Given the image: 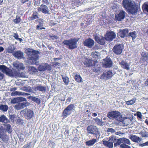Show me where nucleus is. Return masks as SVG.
Instances as JSON below:
<instances>
[{
  "instance_id": "obj_1",
  "label": "nucleus",
  "mask_w": 148,
  "mask_h": 148,
  "mask_svg": "<svg viewBox=\"0 0 148 148\" xmlns=\"http://www.w3.org/2000/svg\"><path fill=\"white\" fill-rule=\"evenodd\" d=\"M122 4L125 10L132 14H136L140 9V5L131 0H123Z\"/></svg>"
},
{
  "instance_id": "obj_2",
  "label": "nucleus",
  "mask_w": 148,
  "mask_h": 148,
  "mask_svg": "<svg viewBox=\"0 0 148 148\" xmlns=\"http://www.w3.org/2000/svg\"><path fill=\"white\" fill-rule=\"evenodd\" d=\"M79 39L75 38H71L69 40H64L62 42L64 45H66L71 50L77 48V43Z\"/></svg>"
},
{
  "instance_id": "obj_3",
  "label": "nucleus",
  "mask_w": 148,
  "mask_h": 148,
  "mask_svg": "<svg viewBox=\"0 0 148 148\" xmlns=\"http://www.w3.org/2000/svg\"><path fill=\"white\" fill-rule=\"evenodd\" d=\"M25 53L27 56L30 58V60H34V62L32 64H36V61L37 60V51L34 50L32 49L28 48L25 50Z\"/></svg>"
},
{
  "instance_id": "obj_4",
  "label": "nucleus",
  "mask_w": 148,
  "mask_h": 148,
  "mask_svg": "<svg viewBox=\"0 0 148 148\" xmlns=\"http://www.w3.org/2000/svg\"><path fill=\"white\" fill-rule=\"evenodd\" d=\"M107 117L110 119H115L120 122L122 121L120 113L117 111H110L108 113Z\"/></svg>"
},
{
  "instance_id": "obj_5",
  "label": "nucleus",
  "mask_w": 148,
  "mask_h": 148,
  "mask_svg": "<svg viewBox=\"0 0 148 148\" xmlns=\"http://www.w3.org/2000/svg\"><path fill=\"white\" fill-rule=\"evenodd\" d=\"M87 133L88 134L95 135L96 137L97 135L100 136V132L97 127L94 125H90L87 127L86 128Z\"/></svg>"
},
{
  "instance_id": "obj_6",
  "label": "nucleus",
  "mask_w": 148,
  "mask_h": 148,
  "mask_svg": "<svg viewBox=\"0 0 148 148\" xmlns=\"http://www.w3.org/2000/svg\"><path fill=\"white\" fill-rule=\"evenodd\" d=\"M116 140V137L114 136H111L109 138L108 141L103 140V144L109 148H112L113 147V143Z\"/></svg>"
},
{
  "instance_id": "obj_7",
  "label": "nucleus",
  "mask_w": 148,
  "mask_h": 148,
  "mask_svg": "<svg viewBox=\"0 0 148 148\" xmlns=\"http://www.w3.org/2000/svg\"><path fill=\"white\" fill-rule=\"evenodd\" d=\"M126 14V12L123 10H119L115 14V20L120 21L124 19Z\"/></svg>"
},
{
  "instance_id": "obj_8",
  "label": "nucleus",
  "mask_w": 148,
  "mask_h": 148,
  "mask_svg": "<svg viewBox=\"0 0 148 148\" xmlns=\"http://www.w3.org/2000/svg\"><path fill=\"white\" fill-rule=\"evenodd\" d=\"M123 49V45L122 44H117L115 45L112 49V51L114 54L119 55L122 52Z\"/></svg>"
},
{
  "instance_id": "obj_9",
  "label": "nucleus",
  "mask_w": 148,
  "mask_h": 148,
  "mask_svg": "<svg viewBox=\"0 0 148 148\" xmlns=\"http://www.w3.org/2000/svg\"><path fill=\"white\" fill-rule=\"evenodd\" d=\"M97 63V60L93 61L91 59L88 58H85V60L83 62L84 65L86 67H88L95 66Z\"/></svg>"
},
{
  "instance_id": "obj_10",
  "label": "nucleus",
  "mask_w": 148,
  "mask_h": 148,
  "mask_svg": "<svg viewBox=\"0 0 148 148\" xmlns=\"http://www.w3.org/2000/svg\"><path fill=\"white\" fill-rule=\"evenodd\" d=\"M74 105L73 104L69 105L63 111L62 116L63 117H66L69 115L74 110Z\"/></svg>"
},
{
  "instance_id": "obj_11",
  "label": "nucleus",
  "mask_w": 148,
  "mask_h": 148,
  "mask_svg": "<svg viewBox=\"0 0 148 148\" xmlns=\"http://www.w3.org/2000/svg\"><path fill=\"white\" fill-rule=\"evenodd\" d=\"M103 63L102 64V66L103 67L110 68L112 66L113 62L111 59L109 57H107L103 59Z\"/></svg>"
},
{
  "instance_id": "obj_12",
  "label": "nucleus",
  "mask_w": 148,
  "mask_h": 148,
  "mask_svg": "<svg viewBox=\"0 0 148 148\" xmlns=\"http://www.w3.org/2000/svg\"><path fill=\"white\" fill-rule=\"evenodd\" d=\"M52 69L51 66L47 63H45L43 64L40 65L38 67V70L40 71H51Z\"/></svg>"
},
{
  "instance_id": "obj_13",
  "label": "nucleus",
  "mask_w": 148,
  "mask_h": 148,
  "mask_svg": "<svg viewBox=\"0 0 148 148\" xmlns=\"http://www.w3.org/2000/svg\"><path fill=\"white\" fill-rule=\"evenodd\" d=\"M106 40L108 41H112L116 37L115 34L113 31L107 32L105 35Z\"/></svg>"
},
{
  "instance_id": "obj_14",
  "label": "nucleus",
  "mask_w": 148,
  "mask_h": 148,
  "mask_svg": "<svg viewBox=\"0 0 148 148\" xmlns=\"http://www.w3.org/2000/svg\"><path fill=\"white\" fill-rule=\"evenodd\" d=\"M113 76L112 71L109 70L106 72H104L100 77L102 79H110Z\"/></svg>"
},
{
  "instance_id": "obj_15",
  "label": "nucleus",
  "mask_w": 148,
  "mask_h": 148,
  "mask_svg": "<svg viewBox=\"0 0 148 148\" xmlns=\"http://www.w3.org/2000/svg\"><path fill=\"white\" fill-rule=\"evenodd\" d=\"M95 42L91 38H88L86 39L83 42V44L89 48H91L94 45Z\"/></svg>"
},
{
  "instance_id": "obj_16",
  "label": "nucleus",
  "mask_w": 148,
  "mask_h": 148,
  "mask_svg": "<svg viewBox=\"0 0 148 148\" xmlns=\"http://www.w3.org/2000/svg\"><path fill=\"white\" fill-rule=\"evenodd\" d=\"M95 39L97 43L101 45H103L105 43V37H100L98 36H96L95 37Z\"/></svg>"
},
{
  "instance_id": "obj_17",
  "label": "nucleus",
  "mask_w": 148,
  "mask_h": 148,
  "mask_svg": "<svg viewBox=\"0 0 148 148\" xmlns=\"http://www.w3.org/2000/svg\"><path fill=\"white\" fill-rule=\"evenodd\" d=\"M34 115L33 112L29 109H25L24 116L25 118L28 119H31Z\"/></svg>"
},
{
  "instance_id": "obj_18",
  "label": "nucleus",
  "mask_w": 148,
  "mask_h": 148,
  "mask_svg": "<svg viewBox=\"0 0 148 148\" xmlns=\"http://www.w3.org/2000/svg\"><path fill=\"white\" fill-rule=\"evenodd\" d=\"M13 66L18 70H23L25 69L23 64L19 62H16L13 63Z\"/></svg>"
},
{
  "instance_id": "obj_19",
  "label": "nucleus",
  "mask_w": 148,
  "mask_h": 148,
  "mask_svg": "<svg viewBox=\"0 0 148 148\" xmlns=\"http://www.w3.org/2000/svg\"><path fill=\"white\" fill-rule=\"evenodd\" d=\"M27 100L24 98L22 97H18L14 98L12 99L11 100L12 103H18L21 101H26Z\"/></svg>"
},
{
  "instance_id": "obj_20",
  "label": "nucleus",
  "mask_w": 148,
  "mask_h": 148,
  "mask_svg": "<svg viewBox=\"0 0 148 148\" xmlns=\"http://www.w3.org/2000/svg\"><path fill=\"white\" fill-rule=\"evenodd\" d=\"M40 12H41L44 14H48L49 13V9L48 7L46 5L42 4L38 9Z\"/></svg>"
},
{
  "instance_id": "obj_21",
  "label": "nucleus",
  "mask_w": 148,
  "mask_h": 148,
  "mask_svg": "<svg viewBox=\"0 0 148 148\" xmlns=\"http://www.w3.org/2000/svg\"><path fill=\"white\" fill-rule=\"evenodd\" d=\"M129 138L133 141L137 143L140 142L142 140L141 138L133 134L130 135Z\"/></svg>"
},
{
  "instance_id": "obj_22",
  "label": "nucleus",
  "mask_w": 148,
  "mask_h": 148,
  "mask_svg": "<svg viewBox=\"0 0 148 148\" xmlns=\"http://www.w3.org/2000/svg\"><path fill=\"white\" fill-rule=\"evenodd\" d=\"M119 64L122 68L123 69L128 70L130 68V65L126 62L124 61V60H122L119 63Z\"/></svg>"
},
{
  "instance_id": "obj_23",
  "label": "nucleus",
  "mask_w": 148,
  "mask_h": 148,
  "mask_svg": "<svg viewBox=\"0 0 148 148\" xmlns=\"http://www.w3.org/2000/svg\"><path fill=\"white\" fill-rule=\"evenodd\" d=\"M141 60L143 62H146L148 60V53L146 51L142 52L141 54Z\"/></svg>"
},
{
  "instance_id": "obj_24",
  "label": "nucleus",
  "mask_w": 148,
  "mask_h": 148,
  "mask_svg": "<svg viewBox=\"0 0 148 148\" xmlns=\"http://www.w3.org/2000/svg\"><path fill=\"white\" fill-rule=\"evenodd\" d=\"M128 32L129 31L127 29L120 30L119 32V36L122 38H124L126 36V34L128 33Z\"/></svg>"
},
{
  "instance_id": "obj_25",
  "label": "nucleus",
  "mask_w": 148,
  "mask_h": 148,
  "mask_svg": "<svg viewBox=\"0 0 148 148\" xmlns=\"http://www.w3.org/2000/svg\"><path fill=\"white\" fill-rule=\"evenodd\" d=\"M13 55L16 58L18 59H20L23 57V53L20 51H16L14 52L13 54Z\"/></svg>"
},
{
  "instance_id": "obj_26",
  "label": "nucleus",
  "mask_w": 148,
  "mask_h": 148,
  "mask_svg": "<svg viewBox=\"0 0 148 148\" xmlns=\"http://www.w3.org/2000/svg\"><path fill=\"white\" fill-rule=\"evenodd\" d=\"M97 142V140L96 139L93 138L91 140L87 141L86 142V145L90 146L92 145Z\"/></svg>"
},
{
  "instance_id": "obj_27",
  "label": "nucleus",
  "mask_w": 148,
  "mask_h": 148,
  "mask_svg": "<svg viewBox=\"0 0 148 148\" xmlns=\"http://www.w3.org/2000/svg\"><path fill=\"white\" fill-rule=\"evenodd\" d=\"M38 29H45V28L43 27V21L42 20L38 19Z\"/></svg>"
},
{
  "instance_id": "obj_28",
  "label": "nucleus",
  "mask_w": 148,
  "mask_h": 148,
  "mask_svg": "<svg viewBox=\"0 0 148 148\" xmlns=\"http://www.w3.org/2000/svg\"><path fill=\"white\" fill-rule=\"evenodd\" d=\"M8 118L3 114L1 115L0 116V122L6 123L8 122Z\"/></svg>"
},
{
  "instance_id": "obj_29",
  "label": "nucleus",
  "mask_w": 148,
  "mask_h": 148,
  "mask_svg": "<svg viewBox=\"0 0 148 148\" xmlns=\"http://www.w3.org/2000/svg\"><path fill=\"white\" fill-rule=\"evenodd\" d=\"M0 70L6 74L8 71L9 70V69L5 65H0Z\"/></svg>"
},
{
  "instance_id": "obj_30",
  "label": "nucleus",
  "mask_w": 148,
  "mask_h": 148,
  "mask_svg": "<svg viewBox=\"0 0 148 148\" xmlns=\"http://www.w3.org/2000/svg\"><path fill=\"white\" fill-rule=\"evenodd\" d=\"M8 106L6 105L1 104L0 105V110L3 112H6L8 109Z\"/></svg>"
},
{
  "instance_id": "obj_31",
  "label": "nucleus",
  "mask_w": 148,
  "mask_h": 148,
  "mask_svg": "<svg viewBox=\"0 0 148 148\" xmlns=\"http://www.w3.org/2000/svg\"><path fill=\"white\" fill-rule=\"evenodd\" d=\"M22 90L27 92H32V90L31 87L29 86L28 87H24L22 88Z\"/></svg>"
},
{
  "instance_id": "obj_32",
  "label": "nucleus",
  "mask_w": 148,
  "mask_h": 148,
  "mask_svg": "<svg viewBox=\"0 0 148 148\" xmlns=\"http://www.w3.org/2000/svg\"><path fill=\"white\" fill-rule=\"evenodd\" d=\"M15 49V48L14 46H10L7 49V51L8 53H12Z\"/></svg>"
},
{
  "instance_id": "obj_33",
  "label": "nucleus",
  "mask_w": 148,
  "mask_h": 148,
  "mask_svg": "<svg viewBox=\"0 0 148 148\" xmlns=\"http://www.w3.org/2000/svg\"><path fill=\"white\" fill-rule=\"evenodd\" d=\"M13 36L15 39L17 40H18L20 42H22L23 41V39L21 38H18L19 36L17 32L14 33L13 35Z\"/></svg>"
},
{
  "instance_id": "obj_34",
  "label": "nucleus",
  "mask_w": 148,
  "mask_h": 148,
  "mask_svg": "<svg viewBox=\"0 0 148 148\" xmlns=\"http://www.w3.org/2000/svg\"><path fill=\"white\" fill-rule=\"evenodd\" d=\"M101 120L98 118H96L94 119V120L95 121L96 124L99 126L103 125V122L102 121V119Z\"/></svg>"
},
{
  "instance_id": "obj_35",
  "label": "nucleus",
  "mask_w": 148,
  "mask_h": 148,
  "mask_svg": "<svg viewBox=\"0 0 148 148\" xmlns=\"http://www.w3.org/2000/svg\"><path fill=\"white\" fill-rule=\"evenodd\" d=\"M5 128L6 130L9 133H11L12 132V130L11 125L9 124H7L5 126Z\"/></svg>"
},
{
  "instance_id": "obj_36",
  "label": "nucleus",
  "mask_w": 148,
  "mask_h": 148,
  "mask_svg": "<svg viewBox=\"0 0 148 148\" xmlns=\"http://www.w3.org/2000/svg\"><path fill=\"white\" fill-rule=\"evenodd\" d=\"M121 139V138L119 139H117L116 138V140L114 142V147H116L118 145H119L121 143H122L121 140H120Z\"/></svg>"
},
{
  "instance_id": "obj_37",
  "label": "nucleus",
  "mask_w": 148,
  "mask_h": 148,
  "mask_svg": "<svg viewBox=\"0 0 148 148\" xmlns=\"http://www.w3.org/2000/svg\"><path fill=\"white\" fill-rule=\"evenodd\" d=\"M75 80L78 82H81L82 80V78L79 75H76L74 77Z\"/></svg>"
},
{
  "instance_id": "obj_38",
  "label": "nucleus",
  "mask_w": 148,
  "mask_h": 148,
  "mask_svg": "<svg viewBox=\"0 0 148 148\" xmlns=\"http://www.w3.org/2000/svg\"><path fill=\"white\" fill-rule=\"evenodd\" d=\"M21 21L20 16L17 15L16 18L14 19L13 21L16 24H17L19 23Z\"/></svg>"
},
{
  "instance_id": "obj_39",
  "label": "nucleus",
  "mask_w": 148,
  "mask_h": 148,
  "mask_svg": "<svg viewBox=\"0 0 148 148\" xmlns=\"http://www.w3.org/2000/svg\"><path fill=\"white\" fill-rule=\"evenodd\" d=\"M120 140H121L122 143H124L128 145L131 144L130 140L128 139L125 138H121V139Z\"/></svg>"
},
{
  "instance_id": "obj_40",
  "label": "nucleus",
  "mask_w": 148,
  "mask_h": 148,
  "mask_svg": "<svg viewBox=\"0 0 148 148\" xmlns=\"http://www.w3.org/2000/svg\"><path fill=\"white\" fill-rule=\"evenodd\" d=\"M0 138L5 143L7 142L9 140V137L3 134Z\"/></svg>"
},
{
  "instance_id": "obj_41",
  "label": "nucleus",
  "mask_w": 148,
  "mask_h": 148,
  "mask_svg": "<svg viewBox=\"0 0 148 148\" xmlns=\"http://www.w3.org/2000/svg\"><path fill=\"white\" fill-rule=\"evenodd\" d=\"M136 100V98H134L132 100L126 101V103L127 105H132L135 102Z\"/></svg>"
},
{
  "instance_id": "obj_42",
  "label": "nucleus",
  "mask_w": 148,
  "mask_h": 148,
  "mask_svg": "<svg viewBox=\"0 0 148 148\" xmlns=\"http://www.w3.org/2000/svg\"><path fill=\"white\" fill-rule=\"evenodd\" d=\"M142 8L143 11L148 12V3H144L143 5Z\"/></svg>"
},
{
  "instance_id": "obj_43",
  "label": "nucleus",
  "mask_w": 148,
  "mask_h": 148,
  "mask_svg": "<svg viewBox=\"0 0 148 148\" xmlns=\"http://www.w3.org/2000/svg\"><path fill=\"white\" fill-rule=\"evenodd\" d=\"M129 36L132 37L133 40L135 39L136 37V32L134 31L130 32L129 34Z\"/></svg>"
},
{
  "instance_id": "obj_44",
  "label": "nucleus",
  "mask_w": 148,
  "mask_h": 148,
  "mask_svg": "<svg viewBox=\"0 0 148 148\" xmlns=\"http://www.w3.org/2000/svg\"><path fill=\"white\" fill-rule=\"evenodd\" d=\"M7 75L11 77H13L15 75L12 71L9 69V70L8 71L6 74Z\"/></svg>"
},
{
  "instance_id": "obj_45",
  "label": "nucleus",
  "mask_w": 148,
  "mask_h": 148,
  "mask_svg": "<svg viewBox=\"0 0 148 148\" xmlns=\"http://www.w3.org/2000/svg\"><path fill=\"white\" fill-rule=\"evenodd\" d=\"M14 107L15 109L17 110H19L22 109L21 103L16 104L14 106Z\"/></svg>"
},
{
  "instance_id": "obj_46",
  "label": "nucleus",
  "mask_w": 148,
  "mask_h": 148,
  "mask_svg": "<svg viewBox=\"0 0 148 148\" xmlns=\"http://www.w3.org/2000/svg\"><path fill=\"white\" fill-rule=\"evenodd\" d=\"M38 90L42 92H45L46 90V88L45 86H38Z\"/></svg>"
},
{
  "instance_id": "obj_47",
  "label": "nucleus",
  "mask_w": 148,
  "mask_h": 148,
  "mask_svg": "<svg viewBox=\"0 0 148 148\" xmlns=\"http://www.w3.org/2000/svg\"><path fill=\"white\" fill-rule=\"evenodd\" d=\"M37 18V14L36 13H34L32 16L29 17V19L30 20H33Z\"/></svg>"
},
{
  "instance_id": "obj_48",
  "label": "nucleus",
  "mask_w": 148,
  "mask_h": 148,
  "mask_svg": "<svg viewBox=\"0 0 148 148\" xmlns=\"http://www.w3.org/2000/svg\"><path fill=\"white\" fill-rule=\"evenodd\" d=\"M21 103L22 108L29 106L30 104L29 103L27 102H24Z\"/></svg>"
},
{
  "instance_id": "obj_49",
  "label": "nucleus",
  "mask_w": 148,
  "mask_h": 148,
  "mask_svg": "<svg viewBox=\"0 0 148 148\" xmlns=\"http://www.w3.org/2000/svg\"><path fill=\"white\" fill-rule=\"evenodd\" d=\"M140 134L143 137H148V134L146 131H141L140 132Z\"/></svg>"
},
{
  "instance_id": "obj_50",
  "label": "nucleus",
  "mask_w": 148,
  "mask_h": 148,
  "mask_svg": "<svg viewBox=\"0 0 148 148\" xmlns=\"http://www.w3.org/2000/svg\"><path fill=\"white\" fill-rule=\"evenodd\" d=\"M64 83L66 85L68 84L69 82V78L67 77H62Z\"/></svg>"
},
{
  "instance_id": "obj_51",
  "label": "nucleus",
  "mask_w": 148,
  "mask_h": 148,
  "mask_svg": "<svg viewBox=\"0 0 148 148\" xmlns=\"http://www.w3.org/2000/svg\"><path fill=\"white\" fill-rule=\"evenodd\" d=\"M107 132H111L112 134L115 133V130L112 128H108L107 130Z\"/></svg>"
},
{
  "instance_id": "obj_52",
  "label": "nucleus",
  "mask_w": 148,
  "mask_h": 148,
  "mask_svg": "<svg viewBox=\"0 0 148 148\" xmlns=\"http://www.w3.org/2000/svg\"><path fill=\"white\" fill-rule=\"evenodd\" d=\"M91 55H92V57L93 58H98V55L97 52L96 51L92 53Z\"/></svg>"
},
{
  "instance_id": "obj_53",
  "label": "nucleus",
  "mask_w": 148,
  "mask_h": 148,
  "mask_svg": "<svg viewBox=\"0 0 148 148\" xmlns=\"http://www.w3.org/2000/svg\"><path fill=\"white\" fill-rule=\"evenodd\" d=\"M4 134V132L2 126L0 125V137Z\"/></svg>"
},
{
  "instance_id": "obj_54",
  "label": "nucleus",
  "mask_w": 148,
  "mask_h": 148,
  "mask_svg": "<svg viewBox=\"0 0 148 148\" xmlns=\"http://www.w3.org/2000/svg\"><path fill=\"white\" fill-rule=\"evenodd\" d=\"M115 134L116 135H118L121 136H123V135L125 134V133L124 132H121L120 131L115 132Z\"/></svg>"
},
{
  "instance_id": "obj_55",
  "label": "nucleus",
  "mask_w": 148,
  "mask_h": 148,
  "mask_svg": "<svg viewBox=\"0 0 148 148\" xmlns=\"http://www.w3.org/2000/svg\"><path fill=\"white\" fill-rule=\"evenodd\" d=\"M120 147L122 148H130V147L129 146L124 144H121Z\"/></svg>"
},
{
  "instance_id": "obj_56",
  "label": "nucleus",
  "mask_w": 148,
  "mask_h": 148,
  "mask_svg": "<svg viewBox=\"0 0 148 148\" xmlns=\"http://www.w3.org/2000/svg\"><path fill=\"white\" fill-rule=\"evenodd\" d=\"M31 146L30 143L27 144V145H25L22 148H31Z\"/></svg>"
},
{
  "instance_id": "obj_57",
  "label": "nucleus",
  "mask_w": 148,
  "mask_h": 148,
  "mask_svg": "<svg viewBox=\"0 0 148 148\" xmlns=\"http://www.w3.org/2000/svg\"><path fill=\"white\" fill-rule=\"evenodd\" d=\"M14 115H9V118L10 119H11V121L12 122H13L14 121Z\"/></svg>"
},
{
  "instance_id": "obj_58",
  "label": "nucleus",
  "mask_w": 148,
  "mask_h": 148,
  "mask_svg": "<svg viewBox=\"0 0 148 148\" xmlns=\"http://www.w3.org/2000/svg\"><path fill=\"white\" fill-rule=\"evenodd\" d=\"M4 77V75L3 73L0 71V81L3 79Z\"/></svg>"
},
{
  "instance_id": "obj_59",
  "label": "nucleus",
  "mask_w": 148,
  "mask_h": 148,
  "mask_svg": "<svg viewBox=\"0 0 148 148\" xmlns=\"http://www.w3.org/2000/svg\"><path fill=\"white\" fill-rule=\"evenodd\" d=\"M16 88L15 87L12 88L10 89V91H12V92H20L15 91L16 90Z\"/></svg>"
},
{
  "instance_id": "obj_60",
  "label": "nucleus",
  "mask_w": 148,
  "mask_h": 148,
  "mask_svg": "<svg viewBox=\"0 0 148 148\" xmlns=\"http://www.w3.org/2000/svg\"><path fill=\"white\" fill-rule=\"evenodd\" d=\"M137 116L138 118L141 119L142 118V115L141 114V113L139 112H138L137 113Z\"/></svg>"
},
{
  "instance_id": "obj_61",
  "label": "nucleus",
  "mask_w": 148,
  "mask_h": 148,
  "mask_svg": "<svg viewBox=\"0 0 148 148\" xmlns=\"http://www.w3.org/2000/svg\"><path fill=\"white\" fill-rule=\"evenodd\" d=\"M100 71V69L98 68H94L92 69V71L96 73H98Z\"/></svg>"
},
{
  "instance_id": "obj_62",
  "label": "nucleus",
  "mask_w": 148,
  "mask_h": 148,
  "mask_svg": "<svg viewBox=\"0 0 148 148\" xmlns=\"http://www.w3.org/2000/svg\"><path fill=\"white\" fill-rule=\"evenodd\" d=\"M42 2L43 3L47 5H48L50 3L48 0H42Z\"/></svg>"
},
{
  "instance_id": "obj_63",
  "label": "nucleus",
  "mask_w": 148,
  "mask_h": 148,
  "mask_svg": "<svg viewBox=\"0 0 148 148\" xmlns=\"http://www.w3.org/2000/svg\"><path fill=\"white\" fill-rule=\"evenodd\" d=\"M140 145L142 147L145 146H148V141L146 142L143 143L141 144Z\"/></svg>"
},
{
  "instance_id": "obj_64",
  "label": "nucleus",
  "mask_w": 148,
  "mask_h": 148,
  "mask_svg": "<svg viewBox=\"0 0 148 148\" xmlns=\"http://www.w3.org/2000/svg\"><path fill=\"white\" fill-rule=\"evenodd\" d=\"M69 133V130H68L67 131H66L65 132H64V133L65 134L67 135V136H68Z\"/></svg>"
}]
</instances>
